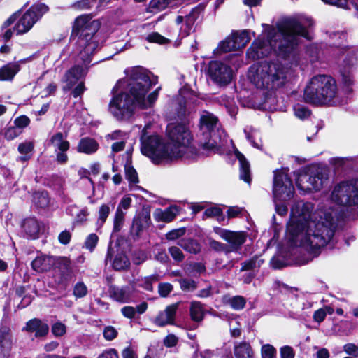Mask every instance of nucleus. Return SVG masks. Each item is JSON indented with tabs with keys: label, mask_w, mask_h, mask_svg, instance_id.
Segmentation results:
<instances>
[{
	"label": "nucleus",
	"mask_w": 358,
	"mask_h": 358,
	"mask_svg": "<svg viewBox=\"0 0 358 358\" xmlns=\"http://www.w3.org/2000/svg\"><path fill=\"white\" fill-rule=\"evenodd\" d=\"M234 355L236 358H252L253 351L248 343L243 341L235 344Z\"/></svg>",
	"instance_id": "nucleus-28"
},
{
	"label": "nucleus",
	"mask_w": 358,
	"mask_h": 358,
	"mask_svg": "<svg viewBox=\"0 0 358 358\" xmlns=\"http://www.w3.org/2000/svg\"><path fill=\"white\" fill-rule=\"evenodd\" d=\"M280 358H294L295 352L292 347L285 345L280 348Z\"/></svg>",
	"instance_id": "nucleus-63"
},
{
	"label": "nucleus",
	"mask_w": 358,
	"mask_h": 358,
	"mask_svg": "<svg viewBox=\"0 0 358 358\" xmlns=\"http://www.w3.org/2000/svg\"><path fill=\"white\" fill-rule=\"evenodd\" d=\"M56 264V257L47 255L36 257L31 262L32 268L37 272L50 271Z\"/></svg>",
	"instance_id": "nucleus-20"
},
{
	"label": "nucleus",
	"mask_w": 358,
	"mask_h": 358,
	"mask_svg": "<svg viewBox=\"0 0 358 358\" xmlns=\"http://www.w3.org/2000/svg\"><path fill=\"white\" fill-rule=\"evenodd\" d=\"M294 192V185L286 171L284 169L275 171L273 187V200L285 201L293 196Z\"/></svg>",
	"instance_id": "nucleus-11"
},
{
	"label": "nucleus",
	"mask_w": 358,
	"mask_h": 358,
	"mask_svg": "<svg viewBox=\"0 0 358 358\" xmlns=\"http://www.w3.org/2000/svg\"><path fill=\"white\" fill-rule=\"evenodd\" d=\"M87 293V288L83 282H78L74 286L73 295L77 298H82Z\"/></svg>",
	"instance_id": "nucleus-59"
},
{
	"label": "nucleus",
	"mask_w": 358,
	"mask_h": 358,
	"mask_svg": "<svg viewBox=\"0 0 358 358\" xmlns=\"http://www.w3.org/2000/svg\"><path fill=\"white\" fill-rule=\"evenodd\" d=\"M124 215L125 213L122 209L117 208L114 218V231H120L124 220Z\"/></svg>",
	"instance_id": "nucleus-49"
},
{
	"label": "nucleus",
	"mask_w": 358,
	"mask_h": 358,
	"mask_svg": "<svg viewBox=\"0 0 358 358\" xmlns=\"http://www.w3.org/2000/svg\"><path fill=\"white\" fill-rule=\"evenodd\" d=\"M235 155L238 159L240 164V178L245 182L250 183L251 178L249 162L246 160L244 155L238 150H235Z\"/></svg>",
	"instance_id": "nucleus-26"
},
{
	"label": "nucleus",
	"mask_w": 358,
	"mask_h": 358,
	"mask_svg": "<svg viewBox=\"0 0 358 358\" xmlns=\"http://www.w3.org/2000/svg\"><path fill=\"white\" fill-rule=\"evenodd\" d=\"M178 245L189 253L196 254L201 250L200 244L192 238L181 239L178 242Z\"/></svg>",
	"instance_id": "nucleus-31"
},
{
	"label": "nucleus",
	"mask_w": 358,
	"mask_h": 358,
	"mask_svg": "<svg viewBox=\"0 0 358 358\" xmlns=\"http://www.w3.org/2000/svg\"><path fill=\"white\" fill-rule=\"evenodd\" d=\"M276 355V350L271 345H262L261 349L262 358H273Z\"/></svg>",
	"instance_id": "nucleus-52"
},
{
	"label": "nucleus",
	"mask_w": 358,
	"mask_h": 358,
	"mask_svg": "<svg viewBox=\"0 0 358 358\" xmlns=\"http://www.w3.org/2000/svg\"><path fill=\"white\" fill-rule=\"evenodd\" d=\"M201 11V8L195 7L185 17L180 15L176 17V24L180 25L179 31L180 36L185 38L191 34L194 30V23L200 16Z\"/></svg>",
	"instance_id": "nucleus-15"
},
{
	"label": "nucleus",
	"mask_w": 358,
	"mask_h": 358,
	"mask_svg": "<svg viewBox=\"0 0 358 358\" xmlns=\"http://www.w3.org/2000/svg\"><path fill=\"white\" fill-rule=\"evenodd\" d=\"M208 245L210 249L216 252H223L226 254L230 253L229 249L227 245L215 241L212 238H208Z\"/></svg>",
	"instance_id": "nucleus-45"
},
{
	"label": "nucleus",
	"mask_w": 358,
	"mask_h": 358,
	"mask_svg": "<svg viewBox=\"0 0 358 358\" xmlns=\"http://www.w3.org/2000/svg\"><path fill=\"white\" fill-rule=\"evenodd\" d=\"M218 49L221 52H231L234 50H237V48L236 47V44L234 43V38L231 35L229 36L227 38H225V40L222 41L219 46Z\"/></svg>",
	"instance_id": "nucleus-42"
},
{
	"label": "nucleus",
	"mask_w": 358,
	"mask_h": 358,
	"mask_svg": "<svg viewBox=\"0 0 358 358\" xmlns=\"http://www.w3.org/2000/svg\"><path fill=\"white\" fill-rule=\"evenodd\" d=\"M217 123V118L212 113L203 111L200 117V130L206 140L201 143V147L205 150H213L218 145L215 140L211 139L212 133Z\"/></svg>",
	"instance_id": "nucleus-12"
},
{
	"label": "nucleus",
	"mask_w": 358,
	"mask_h": 358,
	"mask_svg": "<svg viewBox=\"0 0 358 358\" xmlns=\"http://www.w3.org/2000/svg\"><path fill=\"white\" fill-rule=\"evenodd\" d=\"M328 180L327 174L318 168L309 169L299 174L296 186L304 192L318 191L322 188Z\"/></svg>",
	"instance_id": "nucleus-10"
},
{
	"label": "nucleus",
	"mask_w": 358,
	"mask_h": 358,
	"mask_svg": "<svg viewBox=\"0 0 358 358\" xmlns=\"http://www.w3.org/2000/svg\"><path fill=\"white\" fill-rule=\"evenodd\" d=\"M146 125L141 136V152L148 157L155 164L169 162L176 159V153L170 150V146L157 135H148Z\"/></svg>",
	"instance_id": "nucleus-7"
},
{
	"label": "nucleus",
	"mask_w": 358,
	"mask_h": 358,
	"mask_svg": "<svg viewBox=\"0 0 358 358\" xmlns=\"http://www.w3.org/2000/svg\"><path fill=\"white\" fill-rule=\"evenodd\" d=\"M20 70V66L17 63H9L0 69V80H12L15 76Z\"/></svg>",
	"instance_id": "nucleus-27"
},
{
	"label": "nucleus",
	"mask_w": 358,
	"mask_h": 358,
	"mask_svg": "<svg viewBox=\"0 0 358 358\" xmlns=\"http://www.w3.org/2000/svg\"><path fill=\"white\" fill-rule=\"evenodd\" d=\"M22 134L20 129L15 127V126H10L6 128L4 131L5 138L11 141L20 136Z\"/></svg>",
	"instance_id": "nucleus-51"
},
{
	"label": "nucleus",
	"mask_w": 358,
	"mask_h": 358,
	"mask_svg": "<svg viewBox=\"0 0 358 358\" xmlns=\"http://www.w3.org/2000/svg\"><path fill=\"white\" fill-rule=\"evenodd\" d=\"M99 148V143L90 137L82 138L77 145V151L86 155L95 153Z\"/></svg>",
	"instance_id": "nucleus-24"
},
{
	"label": "nucleus",
	"mask_w": 358,
	"mask_h": 358,
	"mask_svg": "<svg viewBox=\"0 0 358 358\" xmlns=\"http://www.w3.org/2000/svg\"><path fill=\"white\" fill-rule=\"evenodd\" d=\"M125 178L129 181L130 185L138 183V176L135 169L127 162L124 166Z\"/></svg>",
	"instance_id": "nucleus-39"
},
{
	"label": "nucleus",
	"mask_w": 358,
	"mask_h": 358,
	"mask_svg": "<svg viewBox=\"0 0 358 358\" xmlns=\"http://www.w3.org/2000/svg\"><path fill=\"white\" fill-rule=\"evenodd\" d=\"M228 303L231 307L236 310H242L246 303V300L241 296H236L230 298Z\"/></svg>",
	"instance_id": "nucleus-44"
},
{
	"label": "nucleus",
	"mask_w": 358,
	"mask_h": 358,
	"mask_svg": "<svg viewBox=\"0 0 358 358\" xmlns=\"http://www.w3.org/2000/svg\"><path fill=\"white\" fill-rule=\"evenodd\" d=\"M180 288L183 291L192 292L196 289L197 286L193 280L190 279H181L179 280Z\"/></svg>",
	"instance_id": "nucleus-55"
},
{
	"label": "nucleus",
	"mask_w": 358,
	"mask_h": 358,
	"mask_svg": "<svg viewBox=\"0 0 358 358\" xmlns=\"http://www.w3.org/2000/svg\"><path fill=\"white\" fill-rule=\"evenodd\" d=\"M33 202L40 208H45L50 204V198L45 192H38L34 194Z\"/></svg>",
	"instance_id": "nucleus-35"
},
{
	"label": "nucleus",
	"mask_w": 358,
	"mask_h": 358,
	"mask_svg": "<svg viewBox=\"0 0 358 358\" xmlns=\"http://www.w3.org/2000/svg\"><path fill=\"white\" fill-rule=\"evenodd\" d=\"M66 213L71 216H75V222L78 223L86 221L87 217L90 214L87 207L79 210L75 205L69 206L66 209Z\"/></svg>",
	"instance_id": "nucleus-29"
},
{
	"label": "nucleus",
	"mask_w": 358,
	"mask_h": 358,
	"mask_svg": "<svg viewBox=\"0 0 358 358\" xmlns=\"http://www.w3.org/2000/svg\"><path fill=\"white\" fill-rule=\"evenodd\" d=\"M208 74L210 78L219 85H226L232 78L231 67L219 61H212L209 63Z\"/></svg>",
	"instance_id": "nucleus-13"
},
{
	"label": "nucleus",
	"mask_w": 358,
	"mask_h": 358,
	"mask_svg": "<svg viewBox=\"0 0 358 358\" xmlns=\"http://www.w3.org/2000/svg\"><path fill=\"white\" fill-rule=\"evenodd\" d=\"M13 336L8 327H2L0 329V356L6 357L12 349Z\"/></svg>",
	"instance_id": "nucleus-19"
},
{
	"label": "nucleus",
	"mask_w": 358,
	"mask_h": 358,
	"mask_svg": "<svg viewBox=\"0 0 358 358\" xmlns=\"http://www.w3.org/2000/svg\"><path fill=\"white\" fill-rule=\"evenodd\" d=\"M52 333L57 337L62 336L66 334V327L64 324L61 322L55 323L51 328Z\"/></svg>",
	"instance_id": "nucleus-56"
},
{
	"label": "nucleus",
	"mask_w": 358,
	"mask_h": 358,
	"mask_svg": "<svg viewBox=\"0 0 358 358\" xmlns=\"http://www.w3.org/2000/svg\"><path fill=\"white\" fill-rule=\"evenodd\" d=\"M157 83V77L142 67L129 71L128 78L120 80L113 91L127 90L117 92L112 97L109 105L110 113L119 121L129 120L136 108L146 109L153 106L157 99L161 87H157L147 96L151 87Z\"/></svg>",
	"instance_id": "nucleus-2"
},
{
	"label": "nucleus",
	"mask_w": 358,
	"mask_h": 358,
	"mask_svg": "<svg viewBox=\"0 0 358 358\" xmlns=\"http://www.w3.org/2000/svg\"><path fill=\"white\" fill-rule=\"evenodd\" d=\"M158 280V275L154 274L137 280L136 284L137 286L141 287L147 291L151 292L153 289L152 283L157 282Z\"/></svg>",
	"instance_id": "nucleus-36"
},
{
	"label": "nucleus",
	"mask_w": 358,
	"mask_h": 358,
	"mask_svg": "<svg viewBox=\"0 0 358 358\" xmlns=\"http://www.w3.org/2000/svg\"><path fill=\"white\" fill-rule=\"evenodd\" d=\"M177 206H171L164 210L157 208L153 212V217L157 222H170L179 213Z\"/></svg>",
	"instance_id": "nucleus-22"
},
{
	"label": "nucleus",
	"mask_w": 358,
	"mask_h": 358,
	"mask_svg": "<svg viewBox=\"0 0 358 358\" xmlns=\"http://www.w3.org/2000/svg\"><path fill=\"white\" fill-rule=\"evenodd\" d=\"M214 231L221 238L229 243L230 252H237L247 238V234L244 231H233L220 227H215Z\"/></svg>",
	"instance_id": "nucleus-14"
},
{
	"label": "nucleus",
	"mask_w": 358,
	"mask_h": 358,
	"mask_svg": "<svg viewBox=\"0 0 358 358\" xmlns=\"http://www.w3.org/2000/svg\"><path fill=\"white\" fill-rule=\"evenodd\" d=\"M22 227L27 238L35 239L38 237L40 228L36 219L31 217L25 219L22 224Z\"/></svg>",
	"instance_id": "nucleus-25"
},
{
	"label": "nucleus",
	"mask_w": 358,
	"mask_h": 358,
	"mask_svg": "<svg viewBox=\"0 0 358 358\" xmlns=\"http://www.w3.org/2000/svg\"><path fill=\"white\" fill-rule=\"evenodd\" d=\"M295 116L300 120H305L310 117V110L306 106L296 104L294 106Z\"/></svg>",
	"instance_id": "nucleus-43"
},
{
	"label": "nucleus",
	"mask_w": 358,
	"mask_h": 358,
	"mask_svg": "<svg viewBox=\"0 0 358 358\" xmlns=\"http://www.w3.org/2000/svg\"><path fill=\"white\" fill-rule=\"evenodd\" d=\"M313 205L298 201L291 208L287 227V238L294 246L299 264H305L317 257L321 248L334 243L338 213L329 208H319L312 214Z\"/></svg>",
	"instance_id": "nucleus-1"
},
{
	"label": "nucleus",
	"mask_w": 358,
	"mask_h": 358,
	"mask_svg": "<svg viewBox=\"0 0 358 358\" xmlns=\"http://www.w3.org/2000/svg\"><path fill=\"white\" fill-rule=\"evenodd\" d=\"M99 29V22L92 20L90 15H81L75 20L73 33L79 36L74 51L78 53V59L83 61L85 66L76 65L65 73L62 82L66 84L67 90H70L87 74V66L90 63L91 56L98 47V42L95 40V34Z\"/></svg>",
	"instance_id": "nucleus-4"
},
{
	"label": "nucleus",
	"mask_w": 358,
	"mask_h": 358,
	"mask_svg": "<svg viewBox=\"0 0 358 358\" xmlns=\"http://www.w3.org/2000/svg\"><path fill=\"white\" fill-rule=\"evenodd\" d=\"M36 22V18L29 9L22 15L14 27L17 35L28 32Z\"/></svg>",
	"instance_id": "nucleus-17"
},
{
	"label": "nucleus",
	"mask_w": 358,
	"mask_h": 358,
	"mask_svg": "<svg viewBox=\"0 0 358 358\" xmlns=\"http://www.w3.org/2000/svg\"><path fill=\"white\" fill-rule=\"evenodd\" d=\"M166 133L170 143V150L176 153V159L189 154L196 153V148L192 145V136L188 128L182 124H169Z\"/></svg>",
	"instance_id": "nucleus-8"
},
{
	"label": "nucleus",
	"mask_w": 358,
	"mask_h": 358,
	"mask_svg": "<svg viewBox=\"0 0 358 358\" xmlns=\"http://www.w3.org/2000/svg\"><path fill=\"white\" fill-rule=\"evenodd\" d=\"M50 143L56 151H67L69 149V142L61 132L55 134L50 138Z\"/></svg>",
	"instance_id": "nucleus-30"
},
{
	"label": "nucleus",
	"mask_w": 358,
	"mask_h": 358,
	"mask_svg": "<svg viewBox=\"0 0 358 358\" xmlns=\"http://www.w3.org/2000/svg\"><path fill=\"white\" fill-rule=\"evenodd\" d=\"M186 232L185 228H179L170 231L166 234V238L169 241H175L182 237Z\"/></svg>",
	"instance_id": "nucleus-58"
},
{
	"label": "nucleus",
	"mask_w": 358,
	"mask_h": 358,
	"mask_svg": "<svg viewBox=\"0 0 358 358\" xmlns=\"http://www.w3.org/2000/svg\"><path fill=\"white\" fill-rule=\"evenodd\" d=\"M110 208L108 204L101 205L99 210L98 224L103 225L110 214Z\"/></svg>",
	"instance_id": "nucleus-50"
},
{
	"label": "nucleus",
	"mask_w": 358,
	"mask_h": 358,
	"mask_svg": "<svg viewBox=\"0 0 358 358\" xmlns=\"http://www.w3.org/2000/svg\"><path fill=\"white\" fill-rule=\"evenodd\" d=\"M146 40L150 43H156L160 45L166 44L170 42L167 38L162 36L157 32H152L146 36Z\"/></svg>",
	"instance_id": "nucleus-46"
},
{
	"label": "nucleus",
	"mask_w": 358,
	"mask_h": 358,
	"mask_svg": "<svg viewBox=\"0 0 358 358\" xmlns=\"http://www.w3.org/2000/svg\"><path fill=\"white\" fill-rule=\"evenodd\" d=\"M169 252L171 257L178 262H181L185 259V255H183L182 250L177 246H171L169 248Z\"/></svg>",
	"instance_id": "nucleus-54"
},
{
	"label": "nucleus",
	"mask_w": 358,
	"mask_h": 358,
	"mask_svg": "<svg viewBox=\"0 0 358 358\" xmlns=\"http://www.w3.org/2000/svg\"><path fill=\"white\" fill-rule=\"evenodd\" d=\"M264 263V260L257 257H254L242 264L241 271L255 270L259 268Z\"/></svg>",
	"instance_id": "nucleus-41"
},
{
	"label": "nucleus",
	"mask_w": 358,
	"mask_h": 358,
	"mask_svg": "<svg viewBox=\"0 0 358 358\" xmlns=\"http://www.w3.org/2000/svg\"><path fill=\"white\" fill-rule=\"evenodd\" d=\"M343 351L349 357L354 358L358 357V345L352 343H348L343 345Z\"/></svg>",
	"instance_id": "nucleus-57"
},
{
	"label": "nucleus",
	"mask_w": 358,
	"mask_h": 358,
	"mask_svg": "<svg viewBox=\"0 0 358 358\" xmlns=\"http://www.w3.org/2000/svg\"><path fill=\"white\" fill-rule=\"evenodd\" d=\"M190 316L194 322H201L203 319L204 309L198 301H192L190 306Z\"/></svg>",
	"instance_id": "nucleus-34"
},
{
	"label": "nucleus",
	"mask_w": 358,
	"mask_h": 358,
	"mask_svg": "<svg viewBox=\"0 0 358 358\" xmlns=\"http://www.w3.org/2000/svg\"><path fill=\"white\" fill-rule=\"evenodd\" d=\"M34 143L31 141H25L18 145V152L22 155H29L34 150Z\"/></svg>",
	"instance_id": "nucleus-60"
},
{
	"label": "nucleus",
	"mask_w": 358,
	"mask_h": 358,
	"mask_svg": "<svg viewBox=\"0 0 358 358\" xmlns=\"http://www.w3.org/2000/svg\"><path fill=\"white\" fill-rule=\"evenodd\" d=\"M174 0H152L150 3V8L162 10L169 6H172Z\"/></svg>",
	"instance_id": "nucleus-48"
},
{
	"label": "nucleus",
	"mask_w": 358,
	"mask_h": 358,
	"mask_svg": "<svg viewBox=\"0 0 358 358\" xmlns=\"http://www.w3.org/2000/svg\"><path fill=\"white\" fill-rule=\"evenodd\" d=\"M30 123V119L26 115H21L17 117L14 120L15 127L20 129L22 131V129L27 127Z\"/></svg>",
	"instance_id": "nucleus-62"
},
{
	"label": "nucleus",
	"mask_w": 358,
	"mask_h": 358,
	"mask_svg": "<svg viewBox=\"0 0 358 358\" xmlns=\"http://www.w3.org/2000/svg\"><path fill=\"white\" fill-rule=\"evenodd\" d=\"M129 260L124 253H118L113 261V267L115 270H124L129 267Z\"/></svg>",
	"instance_id": "nucleus-37"
},
{
	"label": "nucleus",
	"mask_w": 358,
	"mask_h": 358,
	"mask_svg": "<svg viewBox=\"0 0 358 358\" xmlns=\"http://www.w3.org/2000/svg\"><path fill=\"white\" fill-rule=\"evenodd\" d=\"M103 337L107 341H112L117 336V331L112 326L106 327L103 329Z\"/></svg>",
	"instance_id": "nucleus-64"
},
{
	"label": "nucleus",
	"mask_w": 358,
	"mask_h": 358,
	"mask_svg": "<svg viewBox=\"0 0 358 358\" xmlns=\"http://www.w3.org/2000/svg\"><path fill=\"white\" fill-rule=\"evenodd\" d=\"M313 24L312 19L306 17L286 19L276 27L263 24L264 33L251 44L247 55L255 60L267 57L274 50L286 57L296 48L300 37L311 39Z\"/></svg>",
	"instance_id": "nucleus-3"
},
{
	"label": "nucleus",
	"mask_w": 358,
	"mask_h": 358,
	"mask_svg": "<svg viewBox=\"0 0 358 358\" xmlns=\"http://www.w3.org/2000/svg\"><path fill=\"white\" fill-rule=\"evenodd\" d=\"M22 331H26L30 333L35 332L36 337H43L48 334L49 331V327L41 320L34 318L30 320L26 323Z\"/></svg>",
	"instance_id": "nucleus-21"
},
{
	"label": "nucleus",
	"mask_w": 358,
	"mask_h": 358,
	"mask_svg": "<svg viewBox=\"0 0 358 358\" xmlns=\"http://www.w3.org/2000/svg\"><path fill=\"white\" fill-rule=\"evenodd\" d=\"M341 73L343 85L348 88L349 92H351L352 89L350 87L354 83L352 72L348 69H343L341 71Z\"/></svg>",
	"instance_id": "nucleus-47"
},
{
	"label": "nucleus",
	"mask_w": 358,
	"mask_h": 358,
	"mask_svg": "<svg viewBox=\"0 0 358 358\" xmlns=\"http://www.w3.org/2000/svg\"><path fill=\"white\" fill-rule=\"evenodd\" d=\"M150 224V213L147 211H143L138 215L136 218L134 220L132 225V231L136 236H138L143 230L149 227Z\"/></svg>",
	"instance_id": "nucleus-23"
},
{
	"label": "nucleus",
	"mask_w": 358,
	"mask_h": 358,
	"mask_svg": "<svg viewBox=\"0 0 358 358\" xmlns=\"http://www.w3.org/2000/svg\"><path fill=\"white\" fill-rule=\"evenodd\" d=\"M248 76L257 88L275 90L285 85L287 71L280 64L264 61L252 65Z\"/></svg>",
	"instance_id": "nucleus-5"
},
{
	"label": "nucleus",
	"mask_w": 358,
	"mask_h": 358,
	"mask_svg": "<svg viewBox=\"0 0 358 358\" xmlns=\"http://www.w3.org/2000/svg\"><path fill=\"white\" fill-rule=\"evenodd\" d=\"M179 101L180 103L181 108H184L187 105L190 103H194V99L196 97L193 91L190 90L187 87H183L180 90L179 92Z\"/></svg>",
	"instance_id": "nucleus-33"
},
{
	"label": "nucleus",
	"mask_w": 358,
	"mask_h": 358,
	"mask_svg": "<svg viewBox=\"0 0 358 358\" xmlns=\"http://www.w3.org/2000/svg\"><path fill=\"white\" fill-rule=\"evenodd\" d=\"M180 303H176L167 306L166 308L160 311L155 318L154 323L160 327L166 325H173L175 323L176 315Z\"/></svg>",
	"instance_id": "nucleus-16"
},
{
	"label": "nucleus",
	"mask_w": 358,
	"mask_h": 358,
	"mask_svg": "<svg viewBox=\"0 0 358 358\" xmlns=\"http://www.w3.org/2000/svg\"><path fill=\"white\" fill-rule=\"evenodd\" d=\"M336 95V81L329 76L317 75L307 84L303 99L308 103L321 106L331 103Z\"/></svg>",
	"instance_id": "nucleus-6"
},
{
	"label": "nucleus",
	"mask_w": 358,
	"mask_h": 358,
	"mask_svg": "<svg viewBox=\"0 0 358 358\" xmlns=\"http://www.w3.org/2000/svg\"><path fill=\"white\" fill-rule=\"evenodd\" d=\"M99 241V237L95 234H90L86 238L85 242V247L86 249L92 252L96 248Z\"/></svg>",
	"instance_id": "nucleus-53"
},
{
	"label": "nucleus",
	"mask_w": 358,
	"mask_h": 358,
	"mask_svg": "<svg viewBox=\"0 0 358 358\" xmlns=\"http://www.w3.org/2000/svg\"><path fill=\"white\" fill-rule=\"evenodd\" d=\"M244 133L246 135L247 139L250 142L252 146L260 149L259 144L256 141V139L259 138V132L252 127L248 126L244 129Z\"/></svg>",
	"instance_id": "nucleus-40"
},
{
	"label": "nucleus",
	"mask_w": 358,
	"mask_h": 358,
	"mask_svg": "<svg viewBox=\"0 0 358 358\" xmlns=\"http://www.w3.org/2000/svg\"><path fill=\"white\" fill-rule=\"evenodd\" d=\"M108 294L112 299L121 303L129 302L131 298V290L129 287L127 286L119 287L111 285L109 287Z\"/></svg>",
	"instance_id": "nucleus-18"
},
{
	"label": "nucleus",
	"mask_w": 358,
	"mask_h": 358,
	"mask_svg": "<svg viewBox=\"0 0 358 358\" xmlns=\"http://www.w3.org/2000/svg\"><path fill=\"white\" fill-rule=\"evenodd\" d=\"M237 50L244 48L250 40L249 32L246 30L231 34Z\"/></svg>",
	"instance_id": "nucleus-32"
},
{
	"label": "nucleus",
	"mask_w": 358,
	"mask_h": 358,
	"mask_svg": "<svg viewBox=\"0 0 358 358\" xmlns=\"http://www.w3.org/2000/svg\"><path fill=\"white\" fill-rule=\"evenodd\" d=\"M173 287L168 282L159 283L158 286V292L162 297H166L173 290Z\"/></svg>",
	"instance_id": "nucleus-61"
},
{
	"label": "nucleus",
	"mask_w": 358,
	"mask_h": 358,
	"mask_svg": "<svg viewBox=\"0 0 358 358\" xmlns=\"http://www.w3.org/2000/svg\"><path fill=\"white\" fill-rule=\"evenodd\" d=\"M29 10L36 18V22L41 19L44 14L48 12L49 7L43 3H37L32 5Z\"/></svg>",
	"instance_id": "nucleus-38"
},
{
	"label": "nucleus",
	"mask_w": 358,
	"mask_h": 358,
	"mask_svg": "<svg viewBox=\"0 0 358 358\" xmlns=\"http://www.w3.org/2000/svg\"><path fill=\"white\" fill-rule=\"evenodd\" d=\"M331 200L343 206L358 205V180L343 181L335 185L331 192Z\"/></svg>",
	"instance_id": "nucleus-9"
}]
</instances>
